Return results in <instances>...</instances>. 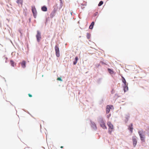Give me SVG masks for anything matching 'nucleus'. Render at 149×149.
Here are the masks:
<instances>
[{"mask_svg":"<svg viewBox=\"0 0 149 149\" xmlns=\"http://www.w3.org/2000/svg\"><path fill=\"white\" fill-rule=\"evenodd\" d=\"M107 125L109 127L108 132L110 134H111L113 130V126L111 123L110 122H107Z\"/></svg>","mask_w":149,"mask_h":149,"instance_id":"obj_1","label":"nucleus"},{"mask_svg":"<svg viewBox=\"0 0 149 149\" xmlns=\"http://www.w3.org/2000/svg\"><path fill=\"white\" fill-rule=\"evenodd\" d=\"M32 11L33 13V16L34 18H36L37 13L36 10L35 6H32Z\"/></svg>","mask_w":149,"mask_h":149,"instance_id":"obj_2","label":"nucleus"},{"mask_svg":"<svg viewBox=\"0 0 149 149\" xmlns=\"http://www.w3.org/2000/svg\"><path fill=\"white\" fill-rule=\"evenodd\" d=\"M55 49L56 52V56L57 57L60 56V52L59 48L58 45H56L55 47Z\"/></svg>","mask_w":149,"mask_h":149,"instance_id":"obj_3","label":"nucleus"},{"mask_svg":"<svg viewBox=\"0 0 149 149\" xmlns=\"http://www.w3.org/2000/svg\"><path fill=\"white\" fill-rule=\"evenodd\" d=\"M100 124L101 127L103 129H106L107 128L106 126L105 125V123L104 120L102 119L100 121Z\"/></svg>","mask_w":149,"mask_h":149,"instance_id":"obj_4","label":"nucleus"},{"mask_svg":"<svg viewBox=\"0 0 149 149\" xmlns=\"http://www.w3.org/2000/svg\"><path fill=\"white\" fill-rule=\"evenodd\" d=\"M36 38L38 42H39L41 38V36L40 33L38 31H37V34L36 35Z\"/></svg>","mask_w":149,"mask_h":149,"instance_id":"obj_5","label":"nucleus"},{"mask_svg":"<svg viewBox=\"0 0 149 149\" xmlns=\"http://www.w3.org/2000/svg\"><path fill=\"white\" fill-rule=\"evenodd\" d=\"M113 106L111 105H108L107 106L106 109V112L107 113H109L110 111V109H111Z\"/></svg>","mask_w":149,"mask_h":149,"instance_id":"obj_6","label":"nucleus"},{"mask_svg":"<svg viewBox=\"0 0 149 149\" xmlns=\"http://www.w3.org/2000/svg\"><path fill=\"white\" fill-rule=\"evenodd\" d=\"M132 141L133 142V145L135 147L137 143V140L136 138V136H134L132 137Z\"/></svg>","mask_w":149,"mask_h":149,"instance_id":"obj_7","label":"nucleus"},{"mask_svg":"<svg viewBox=\"0 0 149 149\" xmlns=\"http://www.w3.org/2000/svg\"><path fill=\"white\" fill-rule=\"evenodd\" d=\"M138 133L140 137L141 138L142 137L145 136V135L144 134V132L143 130L139 131H138Z\"/></svg>","mask_w":149,"mask_h":149,"instance_id":"obj_8","label":"nucleus"},{"mask_svg":"<svg viewBox=\"0 0 149 149\" xmlns=\"http://www.w3.org/2000/svg\"><path fill=\"white\" fill-rule=\"evenodd\" d=\"M128 130H130L131 133L133 132V126L132 123H131L128 126Z\"/></svg>","mask_w":149,"mask_h":149,"instance_id":"obj_9","label":"nucleus"},{"mask_svg":"<svg viewBox=\"0 0 149 149\" xmlns=\"http://www.w3.org/2000/svg\"><path fill=\"white\" fill-rule=\"evenodd\" d=\"M22 67V68H24L26 67V62L24 61H23L22 62L20 63Z\"/></svg>","mask_w":149,"mask_h":149,"instance_id":"obj_10","label":"nucleus"},{"mask_svg":"<svg viewBox=\"0 0 149 149\" xmlns=\"http://www.w3.org/2000/svg\"><path fill=\"white\" fill-rule=\"evenodd\" d=\"M91 126L93 129L96 130L97 129V127L95 124L93 122H92L91 123Z\"/></svg>","mask_w":149,"mask_h":149,"instance_id":"obj_11","label":"nucleus"},{"mask_svg":"<svg viewBox=\"0 0 149 149\" xmlns=\"http://www.w3.org/2000/svg\"><path fill=\"white\" fill-rule=\"evenodd\" d=\"M41 9L43 11L46 12L47 11V8L45 6H42L41 8Z\"/></svg>","mask_w":149,"mask_h":149,"instance_id":"obj_12","label":"nucleus"},{"mask_svg":"<svg viewBox=\"0 0 149 149\" xmlns=\"http://www.w3.org/2000/svg\"><path fill=\"white\" fill-rule=\"evenodd\" d=\"M128 90V87L127 84L124 85V91L125 92Z\"/></svg>","mask_w":149,"mask_h":149,"instance_id":"obj_13","label":"nucleus"},{"mask_svg":"<svg viewBox=\"0 0 149 149\" xmlns=\"http://www.w3.org/2000/svg\"><path fill=\"white\" fill-rule=\"evenodd\" d=\"M78 60V57L76 56L75 58V60L73 62V64L76 65L77 63V61Z\"/></svg>","mask_w":149,"mask_h":149,"instance_id":"obj_14","label":"nucleus"},{"mask_svg":"<svg viewBox=\"0 0 149 149\" xmlns=\"http://www.w3.org/2000/svg\"><path fill=\"white\" fill-rule=\"evenodd\" d=\"M55 11H53L52 12L50 15V17L51 18H53L55 15Z\"/></svg>","mask_w":149,"mask_h":149,"instance_id":"obj_15","label":"nucleus"},{"mask_svg":"<svg viewBox=\"0 0 149 149\" xmlns=\"http://www.w3.org/2000/svg\"><path fill=\"white\" fill-rule=\"evenodd\" d=\"M122 80L123 83H124V85L127 84L126 81L124 77H122Z\"/></svg>","mask_w":149,"mask_h":149,"instance_id":"obj_16","label":"nucleus"},{"mask_svg":"<svg viewBox=\"0 0 149 149\" xmlns=\"http://www.w3.org/2000/svg\"><path fill=\"white\" fill-rule=\"evenodd\" d=\"M94 24V23L93 22H92L91 24L90 25L89 28L90 29H92L93 28V26Z\"/></svg>","mask_w":149,"mask_h":149,"instance_id":"obj_17","label":"nucleus"},{"mask_svg":"<svg viewBox=\"0 0 149 149\" xmlns=\"http://www.w3.org/2000/svg\"><path fill=\"white\" fill-rule=\"evenodd\" d=\"M10 63L11 66L14 67L15 65V62L12 60H10Z\"/></svg>","mask_w":149,"mask_h":149,"instance_id":"obj_18","label":"nucleus"},{"mask_svg":"<svg viewBox=\"0 0 149 149\" xmlns=\"http://www.w3.org/2000/svg\"><path fill=\"white\" fill-rule=\"evenodd\" d=\"M108 71L109 72L110 74H113L114 72L111 69L109 68H108Z\"/></svg>","mask_w":149,"mask_h":149,"instance_id":"obj_19","label":"nucleus"},{"mask_svg":"<svg viewBox=\"0 0 149 149\" xmlns=\"http://www.w3.org/2000/svg\"><path fill=\"white\" fill-rule=\"evenodd\" d=\"M17 3L18 4L19 3H20L21 4L22 3V0H17Z\"/></svg>","mask_w":149,"mask_h":149,"instance_id":"obj_20","label":"nucleus"},{"mask_svg":"<svg viewBox=\"0 0 149 149\" xmlns=\"http://www.w3.org/2000/svg\"><path fill=\"white\" fill-rule=\"evenodd\" d=\"M141 140L143 142H144L145 141V136L142 137L141 136V138H140Z\"/></svg>","mask_w":149,"mask_h":149,"instance_id":"obj_21","label":"nucleus"},{"mask_svg":"<svg viewBox=\"0 0 149 149\" xmlns=\"http://www.w3.org/2000/svg\"><path fill=\"white\" fill-rule=\"evenodd\" d=\"M103 4V2L102 1H100L99 2V4H98V6H101V5H102Z\"/></svg>","mask_w":149,"mask_h":149,"instance_id":"obj_22","label":"nucleus"},{"mask_svg":"<svg viewBox=\"0 0 149 149\" xmlns=\"http://www.w3.org/2000/svg\"><path fill=\"white\" fill-rule=\"evenodd\" d=\"M57 79L58 80L60 81H62V79H61V77H58L57 78Z\"/></svg>","mask_w":149,"mask_h":149,"instance_id":"obj_23","label":"nucleus"},{"mask_svg":"<svg viewBox=\"0 0 149 149\" xmlns=\"http://www.w3.org/2000/svg\"><path fill=\"white\" fill-rule=\"evenodd\" d=\"M87 38H88V39H89L90 37V34L89 33H87Z\"/></svg>","mask_w":149,"mask_h":149,"instance_id":"obj_24","label":"nucleus"},{"mask_svg":"<svg viewBox=\"0 0 149 149\" xmlns=\"http://www.w3.org/2000/svg\"><path fill=\"white\" fill-rule=\"evenodd\" d=\"M28 95H29V96L30 97H32V95H31V94H28Z\"/></svg>","mask_w":149,"mask_h":149,"instance_id":"obj_25","label":"nucleus"},{"mask_svg":"<svg viewBox=\"0 0 149 149\" xmlns=\"http://www.w3.org/2000/svg\"><path fill=\"white\" fill-rule=\"evenodd\" d=\"M147 131H148V132L149 133V127H148V128H147Z\"/></svg>","mask_w":149,"mask_h":149,"instance_id":"obj_26","label":"nucleus"},{"mask_svg":"<svg viewBox=\"0 0 149 149\" xmlns=\"http://www.w3.org/2000/svg\"><path fill=\"white\" fill-rule=\"evenodd\" d=\"M63 148V146H61V148Z\"/></svg>","mask_w":149,"mask_h":149,"instance_id":"obj_27","label":"nucleus"}]
</instances>
